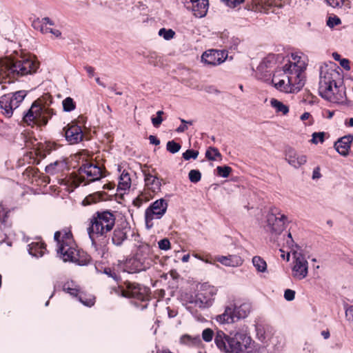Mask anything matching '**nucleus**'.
Masks as SVG:
<instances>
[{"label": "nucleus", "instance_id": "64", "mask_svg": "<svg viewBox=\"0 0 353 353\" xmlns=\"http://www.w3.org/2000/svg\"><path fill=\"white\" fill-rule=\"evenodd\" d=\"M332 57L334 59V60L339 61H340V60L342 59H341L340 54H339L337 52L332 53Z\"/></svg>", "mask_w": 353, "mask_h": 353}, {"label": "nucleus", "instance_id": "32", "mask_svg": "<svg viewBox=\"0 0 353 353\" xmlns=\"http://www.w3.org/2000/svg\"><path fill=\"white\" fill-rule=\"evenodd\" d=\"M254 267L259 272H265L267 270V263L265 261L259 256H255L252 260Z\"/></svg>", "mask_w": 353, "mask_h": 353}, {"label": "nucleus", "instance_id": "6", "mask_svg": "<svg viewBox=\"0 0 353 353\" xmlns=\"http://www.w3.org/2000/svg\"><path fill=\"white\" fill-rule=\"evenodd\" d=\"M115 216L108 211L97 212L89 220L88 233L92 243L98 237L109 232L114 225Z\"/></svg>", "mask_w": 353, "mask_h": 353}, {"label": "nucleus", "instance_id": "8", "mask_svg": "<svg viewBox=\"0 0 353 353\" xmlns=\"http://www.w3.org/2000/svg\"><path fill=\"white\" fill-rule=\"evenodd\" d=\"M288 224L287 216L276 208H270L265 216L263 228L272 236L280 235Z\"/></svg>", "mask_w": 353, "mask_h": 353}, {"label": "nucleus", "instance_id": "20", "mask_svg": "<svg viewBox=\"0 0 353 353\" xmlns=\"http://www.w3.org/2000/svg\"><path fill=\"white\" fill-rule=\"evenodd\" d=\"M286 161L291 166L297 169L307 163V157L305 154L290 150L286 154Z\"/></svg>", "mask_w": 353, "mask_h": 353}, {"label": "nucleus", "instance_id": "51", "mask_svg": "<svg viewBox=\"0 0 353 353\" xmlns=\"http://www.w3.org/2000/svg\"><path fill=\"white\" fill-rule=\"evenodd\" d=\"M295 297V292L292 290L288 289L284 292V298L288 301H292Z\"/></svg>", "mask_w": 353, "mask_h": 353}, {"label": "nucleus", "instance_id": "56", "mask_svg": "<svg viewBox=\"0 0 353 353\" xmlns=\"http://www.w3.org/2000/svg\"><path fill=\"white\" fill-rule=\"evenodd\" d=\"M48 25L53 26L54 23L48 17H45V18L42 19V20H41V27H48Z\"/></svg>", "mask_w": 353, "mask_h": 353}, {"label": "nucleus", "instance_id": "47", "mask_svg": "<svg viewBox=\"0 0 353 353\" xmlns=\"http://www.w3.org/2000/svg\"><path fill=\"white\" fill-rule=\"evenodd\" d=\"M159 248L162 250H168L170 248V242L168 239H163L159 241Z\"/></svg>", "mask_w": 353, "mask_h": 353}, {"label": "nucleus", "instance_id": "55", "mask_svg": "<svg viewBox=\"0 0 353 353\" xmlns=\"http://www.w3.org/2000/svg\"><path fill=\"white\" fill-rule=\"evenodd\" d=\"M6 209L5 208L3 207V205H0V221L1 222H5L6 221Z\"/></svg>", "mask_w": 353, "mask_h": 353}, {"label": "nucleus", "instance_id": "49", "mask_svg": "<svg viewBox=\"0 0 353 353\" xmlns=\"http://www.w3.org/2000/svg\"><path fill=\"white\" fill-rule=\"evenodd\" d=\"M286 244L288 247L290 249V252H292V253L295 252L294 250V247L296 246V245L290 232L288 234V239L286 240Z\"/></svg>", "mask_w": 353, "mask_h": 353}, {"label": "nucleus", "instance_id": "25", "mask_svg": "<svg viewBox=\"0 0 353 353\" xmlns=\"http://www.w3.org/2000/svg\"><path fill=\"white\" fill-rule=\"evenodd\" d=\"M145 184L153 192L159 191L161 186L159 179L151 174H146L145 175Z\"/></svg>", "mask_w": 353, "mask_h": 353}, {"label": "nucleus", "instance_id": "24", "mask_svg": "<svg viewBox=\"0 0 353 353\" xmlns=\"http://www.w3.org/2000/svg\"><path fill=\"white\" fill-rule=\"evenodd\" d=\"M216 321L221 324H229L235 322V316L232 310V307L228 305L225 307L223 314L216 316Z\"/></svg>", "mask_w": 353, "mask_h": 353}, {"label": "nucleus", "instance_id": "31", "mask_svg": "<svg viewBox=\"0 0 353 353\" xmlns=\"http://www.w3.org/2000/svg\"><path fill=\"white\" fill-rule=\"evenodd\" d=\"M270 105L273 108H274L276 112H281L284 115L289 112L288 106L278 99H272L270 100Z\"/></svg>", "mask_w": 353, "mask_h": 353}, {"label": "nucleus", "instance_id": "5", "mask_svg": "<svg viewBox=\"0 0 353 353\" xmlns=\"http://www.w3.org/2000/svg\"><path fill=\"white\" fill-rule=\"evenodd\" d=\"M52 99L50 95L45 94L35 101L23 116V121L29 125H46L48 119L54 114L50 108Z\"/></svg>", "mask_w": 353, "mask_h": 353}, {"label": "nucleus", "instance_id": "2", "mask_svg": "<svg viewBox=\"0 0 353 353\" xmlns=\"http://www.w3.org/2000/svg\"><path fill=\"white\" fill-rule=\"evenodd\" d=\"M338 68L334 63L323 64L319 68V93L320 96L332 103H340L345 99L344 89L337 86L340 78Z\"/></svg>", "mask_w": 353, "mask_h": 353}, {"label": "nucleus", "instance_id": "3", "mask_svg": "<svg viewBox=\"0 0 353 353\" xmlns=\"http://www.w3.org/2000/svg\"><path fill=\"white\" fill-rule=\"evenodd\" d=\"M38 68L35 57L30 54H23L17 59L0 56V78L27 75L35 72Z\"/></svg>", "mask_w": 353, "mask_h": 353}, {"label": "nucleus", "instance_id": "23", "mask_svg": "<svg viewBox=\"0 0 353 353\" xmlns=\"http://www.w3.org/2000/svg\"><path fill=\"white\" fill-rule=\"evenodd\" d=\"M253 10L255 12L270 13L276 12V10L273 8L272 0H253Z\"/></svg>", "mask_w": 353, "mask_h": 353}, {"label": "nucleus", "instance_id": "53", "mask_svg": "<svg viewBox=\"0 0 353 353\" xmlns=\"http://www.w3.org/2000/svg\"><path fill=\"white\" fill-rule=\"evenodd\" d=\"M321 177L320 167H316L312 172V179L313 180H318Z\"/></svg>", "mask_w": 353, "mask_h": 353}, {"label": "nucleus", "instance_id": "29", "mask_svg": "<svg viewBox=\"0 0 353 353\" xmlns=\"http://www.w3.org/2000/svg\"><path fill=\"white\" fill-rule=\"evenodd\" d=\"M125 271L132 273L142 270L141 265L136 259H130L125 262Z\"/></svg>", "mask_w": 353, "mask_h": 353}, {"label": "nucleus", "instance_id": "4", "mask_svg": "<svg viewBox=\"0 0 353 353\" xmlns=\"http://www.w3.org/2000/svg\"><path fill=\"white\" fill-rule=\"evenodd\" d=\"M252 340L243 332H235L230 336L223 331L217 330L214 343L217 348L223 353H242L250 347Z\"/></svg>", "mask_w": 353, "mask_h": 353}, {"label": "nucleus", "instance_id": "10", "mask_svg": "<svg viewBox=\"0 0 353 353\" xmlns=\"http://www.w3.org/2000/svg\"><path fill=\"white\" fill-rule=\"evenodd\" d=\"M25 97V91L21 90L0 97V108L4 110L3 114L7 117H10L12 114L13 110L18 108Z\"/></svg>", "mask_w": 353, "mask_h": 353}, {"label": "nucleus", "instance_id": "63", "mask_svg": "<svg viewBox=\"0 0 353 353\" xmlns=\"http://www.w3.org/2000/svg\"><path fill=\"white\" fill-rule=\"evenodd\" d=\"M205 90L209 93H214L216 92V90L213 86H208L205 88Z\"/></svg>", "mask_w": 353, "mask_h": 353}, {"label": "nucleus", "instance_id": "13", "mask_svg": "<svg viewBox=\"0 0 353 353\" xmlns=\"http://www.w3.org/2000/svg\"><path fill=\"white\" fill-rule=\"evenodd\" d=\"M80 178L88 182L101 179L103 174L101 168L94 163H86L79 169Z\"/></svg>", "mask_w": 353, "mask_h": 353}, {"label": "nucleus", "instance_id": "39", "mask_svg": "<svg viewBox=\"0 0 353 353\" xmlns=\"http://www.w3.org/2000/svg\"><path fill=\"white\" fill-rule=\"evenodd\" d=\"M327 3L332 8H342L347 6L349 0H326Z\"/></svg>", "mask_w": 353, "mask_h": 353}, {"label": "nucleus", "instance_id": "57", "mask_svg": "<svg viewBox=\"0 0 353 353\" xmlns=\"http://www.w3.org/2000/svg\"><path fill=\"white\" fill-rule=\"evenodd\" d=\"M340 64L343 68L347 70L350 69V61L347 59H342L341 60H340Z\"/></svg>", "mask_w": 353, "mask_h": 353}, {"label": "nucleus", "instance_id": "46", "mask_svg": "<svg viewBox=\"0 0 353 353\" xmlns=\"http://www.w3.org/2000/svg\"><path fill=\"white\" fill-rule=\"evenodd\" d=\"M341 19L336 16L330 17L327 21V25L330 28L338 26L341 24Z\"/></svg>", "mask_w": 353, "mask_h": 353}, {"label": "nucleus", "instance_id": "48", "mask_svg": "<svg viewBox=\"0 0 353 353\" xmlns=\"http://www.w3.org/2000/svg\"><path fill=\"white\" fill-rule=\"evenodd\" d=\"M98 199V196L96 195H89L88 196L85 197L82 203L83 205H90L92 203H95Z\"/></svg>", "mask_w": 353, "mask_h": 353}, {"label": "nucleus", "instance_id": "59", "mask_svg": "<svg viewBox=\"0 0 353 353\" xmlns=\"http://www.w3.org/2000/svg\"><path fill=\"white\" fill-rule=\"evenodd\" d=\"M85 70L88 74V75L92 77L94 74V69L91 66H85Z\"/></svg>", "mask_w": 353, "mask_h": 353}, {"label": "nucleus", "instance_id": "7", "mask_svg": "<svg viewBox=\"0 0 353 353\" xmlns=\"http://www.w3.org/2000/svg\"><path fill=\"white\" fill-rule=\"evenodd\" d=\"M54 239L57 241V252L63 261H72L79 263V252L76 250L75 243L70 232H56Z\"/></svg>", "mask_w": 353, "mask_h": 353}, {"label": "nucleus", "instance_id": "35", "mask_svg": "<svg viewBox=\"0 0 353 353\" xmlns=\"http://www.w3.org/2000/svg\"><path fill=\"white\" fill-rule=\"evenodd\" d=\"M63 110L65 112H71L76 108V103L73 99L68 97L62 101Z\"/></svg>", "mask_w": 353, "mask_h": 353}, {"label": "nucleus", "instance_id": "18", "mask_svg": "<svg viewBox=\"0 0 353 353\" xmlns=\"http://www.w3.org/2000/svg\"><path fill=\"white\" fill-rule=\"evenodd\" d=\"M65 136L70 144H76L83 140V134L80 126L72 124L65 130Z\"/></svg>", "mask_w": 353, "mask_h": 353}, {"label": "nucleus", "instance_id": "16", "mask_svg": "<svg viewBox=\"0 0 353 353\" xmlns=\"http://www.w3.org/2000/svg\"><path fill=\"white\" fill-rule=\"evenodd\" d=\"M227 53L223 50H210L201 56V61L207 65H216L223 63L227 58Z\"/></svg>", "mask_w": 353, "mask_h": 353}, {"label": "nucleus", "instance_id": "28", "mask_svg": "<svg viewBox=\"0 0 353 353\" xmlns=\"http://www.w3.org/2000/svg\"><path fill=\"white\" fill-rule=\"evenodd\" d=\"M131 186V179L128 172L123 171L119 177L118 189L123 191H126L130 189Z\"/></svg>", "mask_w": 353, "mask_h": 353}, {"label": "nucleus", "instance_id": "1", "mask_svg": "<svg viewBox=\"0 0 353 353\" xmlns=\"http://www.w3.org/2000/svg\"><path fill=\"white\" fill-rule=\"evenodd\" d=\"M307 57L301 52L290 54L288 62L282 70L276 71L272 77L274 86L279 91L288 94L298 93L305 85Z\"/></svg>", "mask_w": 353, "mask_h": 353}, {"label": "nucleus", "instance_id": "19", "mask_svg": "<svg viewBox=\"0 0 353 353\" xmlns=\"http://www.w3.org/2000/svg\"><path fill=\"white\" fill-rule=\"evenodd\" d=\"M214 259L226 267L237 268L243 263V259L236 254L218 255L214 257Z\"/></svg>", "mask_w": 353, "mask_h": 353}, {"label": "nucleus", "instance_id": "14", "mask_svg": "<svg viewBox=\"0 0 353 353\" xmlns=\"http://www.w3.org/2000/svg\"><path fill=\"white\" fill-rule=\"evenodd\" d=\"M121 292L123 296L144 301L148 297L149 289L138 283L128 282L125 283V289Z\"/></svg>", "mask_w": 353, "mask_h": 353}, {"label": "nucleus", "instance_id": "40", "mask_svg": "<svg viewBox=\"0 0 353 353\" xmlns=\"http://www.w3.org/2000/svg\"><path fill=\"white\" fill-rule=\"evenodd\" d=\"M216 171L218 175H219L221 177L227 178L229 176L230 174L232 172V168L229 166L225 165V166H218L216 168Z\"/></svg>", "mask_w": 353, "mask_h": 353}, {"label": "nucleus", "instance_id": "44", "mask_svg": "<svg viewBox=\"0 0 353 353\" xmlns=\"http://www.w3.org/2000/svg\"><path fill=\"white\" fill-rule=\"evenodd\" d=\"M199 155V152L193 150H188L183 154V158L185 160L190 159H196Z\"/></svg>", "mask_w": 353, "mask_h": 353}, {"label": "nucleus", "instance_id": "62", "mask_svg": "<svg viewBox=\"0 0 353 353\" xmlns=\"http://www.w3.org/2000/svg\"><path fill=\"white\" fill-rule=\"evenodd\" d=\"M272 1L274 9H275V8H281L283 6V5L279 1V0H272Z\"/></svg>", "mask_w": 353, "mask_h": 353}, {"label": "nucleus", "instance_id": "37", "mask_svg": "<svg viewBox=\"0 0 353 353\" xmlns=\"http://www.w3.org/2000/svg\"><path fill=\"white\" fill-rule=\"evenodd\" d=\"M199 341V336L192 337L190 335L185 334L180 338V342L185 345H194Z\"/></svg>", "mask_w": 353, "mask_h": 353}, {"label": "nucleus", "instance_id": "11", "mask_svg": "<svg viewBox=\"0 0 353 353\" xmlns=\"http://www.w3.org/2000/svg\"><path fill=\"white\" fill-rule=\"evenodd\" d=\"M308 274V262L304 255L297 252H293L292 276L297 280H302Z\"/></svg>", "mask_w": 353, "mask_h": 353}, {"label": "nucleus", "instance_id": "41", "mask_svg": "<svg viewBox=\"0 0 353 353\" xmlns=\"http://www.w3.org/2000/svg\"><path fill=\"white\" fill-rule=\"evenodd\" d=\"M189 179L192 183H197L201 179V174L197 170H191L188 174Z\"/></svg>", "mask_w": 353, "mask_h": 353}, {"label": "nucleus", "instance_id": "42", "mask_svg": "<svg viewBox=\"0 0 353 353\" xmlns=\"http://www.w3.org/2000/svg\"><path fill=\"white\" fill-rule=\"evenodd\" d=\"M166 148L170 152L174 154L180 150L181 145L174 141H170L167 143Z\"/></svg>", "mask_w": 353, "mask_h": 353}, {"label": "nucleus", "instance_id": "26", "mask_svg": "<svg viewBox=\"0 0 353 353\" xmlns=\"http://www.w3.org/2000/svg\"><path fill=\"white\" fill-rule=\"evenodd\" d=\"M28 246L29 254L34 256L41 257L45 253L46 247L44 246L43 243L40 241L33 242Z\"/></svg>", "mask_w": 353, "mask_h": 353}, {"label": "nucleus", "instance_id": "38", "mask_svg": "<svg viewBox=\"0 0 353 353\" xmlns=\"http://www.w3.org/2000/svg\"><path fill=\"white\" fill-rule=\"evenodd\" d=\"M215 334L212 329L206 328L202 332V339L205 342L210 343L215 338Z\"/></svg>", "mask_w": 353, "mask_h": 353}, {"label": "nucleus", "instance_id": "52", "mask_svg": "<svg viewBox=\"0 0 353 353\" xmlns=\"http://www.w3.org/2000/svg\"><path fill=\"white\" fill-rule=\"evenodd\" d=\"M228 6L230 8H235L242 3L244 0H223Z\"/></svg>", "mask_w": 353, "mask_h": 353}, {"label": "nucleus", "instance_id": "27", "mask_svg": "<svg viewBox=\"0 0 353 353\" xmlns=\"http://www.w3.org/2000/svg\"><path fill=\"white\" fill-rule=\"evenodd\" d=\"M127 239V229L117 228L114 230L112 238V243L116 245H120Z\"/></svg>", "mask_w": 353, "mask_h": 353}, {"label": "nucleus", "instance_id": "15", "mask_svg": "<svg viewBox=\"0 0 353 353\" xmlns=\"http://www.w3.org/2000/svg\"><path fill=\"white\" fill-rule=\"evenodd\" d=\"M185 6L196 17H203L208 10V0H182Z\"/></svg>", "mask_w": 353, "mask_h": 353}, {"label": "nucleus", "instance_id": "21", "mask_svg": "<svg viewBox=\"0 0 353 353\" xmlns=\"http://www.w3.org/2000/svg\"><path fill=\"white\" fill-rule=\"evenodd\" d=\"M352 141L353 136H344L335 143L334 148L341 155L345 157L349 154Z\"/></svg>", "mask_w": 353, "mask_h": 353}, {"label": "nucleus", "instance_id": "34", "mask_svg": "<svg viewBox=\"0 0 353 353\" xmlns=\"http://www.w3.org/2000/svg\"><path fill=\"white\" fill-rule=\"evenodd\" d=\"M158 35L161 37H163L165 41H170L175 37L176 33L172 29L162 28L159 29Z\"/></svg>", "mask_w": 353, "mask_h": 353}, {"label": "nucleus", "instance_id": "17", "mask_svg": "<svg viewBox=\"0 0 353 353\" xmlns=\"http://www.w3.org/2000/svg\"><path fill=\"white\" fill-rule=\"evenodd\" d=\"M63 289L65 292L72 296H79V301L85 305L90 307L94 304L95 299L93 296L90 295L88 298L85 295L79 292V289L71 282H67L63 285Z\"/></svg>", "mask_w": 353, "mask_h": 353}, {"label": "nucleus", "instance_id": "9", "mask_svg": "<svg viewBox=\"0 0 353 353\" xmlns=\"http://www.w3.org/2000/svg\"><path fill=\"white\" fill-rule=\"evenodd\" d=\"M168 203L164 199H159L152 203L145 210L144 217L147 229H151L154 220L161 219L166 213Z\"/></svg>", "mask_w": 353, "mask_h": 353}, {"label": "nucleus", "instance_id": "43", "mask_svg": "<svg viewBox=\"0 0 353 353\" xmlns=\"http://www.w3.org/2000/svg\"><path fill=\"white\" fill-rule=\"evenodd\" d=\"M41 31L43 34L51 33L56 38H58L61 35V32L59 30L50 27H41Z\"/></svg>", "mask_w": 353, "mask_h": 353}, {"label": "nucleus", "instance_id": "33", "mask_svg": "<svg viewBox=\"0 0 353 353\" xmlns=\"http://www.w3.org/2000/svg\"><path fill=\"white\" fill-rule=\"evenodd\" d=\"M205 157L210 161H216L221 160L222 155L217 148L210 147L205 152Z\"/></svg>", "mask_w": 353, "mask_h": 353}, {"label": "nucleus", "instance_id": "58", "mask_svg": "<svg viewBox=\"0 0 353 353\" xmlns=\"http://www.w3.org/2000/svg\"><path fill=\"white\" fill-rule=\"evenodd\" d=\"M149 140H150V143L151 144H153L155 145H158L160 144V141L155 136L150 135L149 137Z\"/></svg>", "mask_w": 353, "mask_h": 353}, {"label": "nucleus", "instance_id": "45", "mask_svg": "<svg viewBox=\"0 0 353 353\" xmlns=\"http://www.w3.org/2000/svg\"><path fill=\"white\" fill-rule=\"evenodd\" d=\"M163 112L162 110H159L157 112V117L152 118V123L154 127L158 128L161 124L163 121Z\"/></svg>", "mask_w": 353, "mask_h": 353}, {"label": "nucleus", "instance_id": "60", "mask_svg": "<svg viewBox=\"0 0 353 353\" xmlns=\"http://www.w3.org/2000/svg\"><path fill=\"white\" fill-rule=\"evenodd\" d=\"M280 252H281V257L283 259H285L287 261H289L290 257V252H287L286 254L282 249H280Z\"/></svg>", "mask_w": 353, "mask_h": 353}, {"label": "nucleus", "instance_id": "61", "mask_svg": "<svg viewBox=\"0 0 353 353\" xmlns=\"http://www.w3.org/2000/svg\"><path fill=\"white\" fill-rule=\"evenodd\" d=\"M188 130V125L185 123H183V125H181L179 127L177 128L176 132H183L185 130Z\"/></svg>", "mask_w": 353, "mask_h": 353}, {"label": "nucleus", "instance_id": "22", "mask_svg": "<svg viewBox=\"0 0 353 353\" xmlns=\"http://www.w3.org/2000/svg\"><path fill=\"white\" fill-rule=\"evenodd\" d=\"M236 320L246 318L251 312V305L249 303H241L231 305Z\"/></svg>", "mask_w": 353, "mask_h": 353}, {"label": "nucleus", "instance_id": "54", "mask_svg": "<svg viewBox=\"0 0 353 353\" xmlns=\"http://www.w3.org/2000/svg\"><path fill=\"white\" fill-rule=\"evenodd\" d=\"M300 119L303 121L309 120L310 121L309 125H311L313 123V119H312V115L310 114V113L307 112H304L303 114H301Z\"/></svg>", "mask_w": 353, "mask_h": 353}, {"label": "nucleus", "instance_id": "50", "mask_svg": "<svg viewBox=\"0 0 353 353\" xmlns=\"http://www.w3.org/2000/svg\"><path fill=\"white\" fill-rule=\"evenodd\" d=\"M345 316L347 321L353 325V305L345 310Z\"/></svg>", "mask_w": 353, "mask_h": 353}, {"label": "nucleus", "instance_id": "12", "mask_svg": "<svg viewBox=\"0 0 353 353\" xmlns=\"http://www.w3.org/2000/svg\"><path fill=\"white\" fill-rule=\"evenodd\" d=\"M216 294V290L214 287L208 285H203L200 290L196 294L194 303L199 307H208L213 301V297Z\"/></svg>", "mask_w": 353, "mask_h": 353}, {"label": "nucleus", "instance_id": "36", "mask_svg": "<svg viewBox=\"0 0 353 353\" xmlns=\"http://www.w3.org/2000/svg\"><path fill=\"white\" fill-rule=\"evenodd\" d=\"M325 133L323 132H314L312 134L310 142L313 144L323 143L325 141Z\"/></svg>", "mask_w": 353, "mask_h": 353}, {"label": "nucleus", "instance_id": "30", "mask_svg": "<svg viewBox=\"0 0 353 353\" xmlns=\"http://www.w3.org/2000/svg\"><path fill=\"white\" fill-rule=\"evenodd\" d=\"M65 167V163L63 161H57L49 164L46 168V171L50 174H54L62 170Z\"/></svg>", "mask_w": 353, "mask_h": 353}]
</instances>
